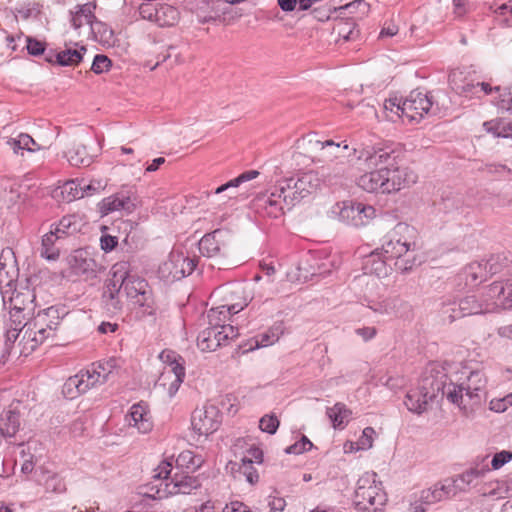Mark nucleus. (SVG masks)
Returning <instances> with one entry per match:
<instances>
[{
  "label": "nucleus",
  "instance_id": "obj_1",
  "mask_svg": "<svg viewBox=\"0 0 512 512\" xmlns=\"http://www.w3.org/2000/svg\"><path fill=\"white\" fill-rule=\"evenodd\" d=\"M394 151L386 148L365 147L358 152L357 160L365 172L357 185L368 193L392 194L414 184L416 174L397 162Z\"/></svg>",
  "mask_w": 512,
  "mask_h": 512
},
{
  "label": "nucleus",
  "instance_id": "obj_2",
  "mask_svg": "<svg viewBox=\"0 0 512 512\" xmlns=\"http://www.w3.org/2000/svg\"><path fill=\"white\" fill-rule=\"evenodd\" d=\"M487 378L482 371H472L465 383H444L442 395L456 405L466 417H471L486 400Z\"/></svg>",
  "mask_w": 512,
  "mask_h": 512
},
{
  "label": "nucleus",
  "instance_id": "obj_3",
  "mask_svg": "<svg viewBox=\"0 0 512 512\" xmlns=\"http://www.w3.org/2000/svg\"><path fill=\"white\" fill-rule=\"evenodd\" d=\"M466 316L512 309V292L508 282H494L480 294L467 295L458 300Z\"/></svg>",
  "mask_w": 512,
  "mask_h": 512
},
{
  "label": "nucleus",
  "instance_id": "obj_4",
  "mask_svg": "<svg viewBox=\"0 0 512 512\" xmlns=\"http://www.w3.org/2000/svg\"><path fill=\"white\" fill-rule=\"evenodd\" d=\"M119 369L120 363L116 358L93 363L85 371L69 377L64 384L63 392L69 398H75L79 394L86 393L91 388L112 380L118 374Z\"/></svg>",
  "mask_w": 512,
  "mask_h": 512
},
{
  "label": "nucleus",
  "instance_id": "obj_5",
  "mask_svg": "<svg viewBox=\"0 0 512 512\" xmlns=\"http://www.w3.org/2000/svg\"><path fill=\"white\" fill-rule=\"evenodd\" d=\"M114 277L120 281L126 297L134 306L143 309L146 315L154 314V300L152 290L147 281L129 271L127 262H118L113 265Z\"/></svg>",
  "mask_w": 512,
  "mask_h": 512
},
{
  "label": "nucleus",
  "instance_id": "obj_6",
  "mask_svg": "<svg viewBox=\"0 0 512 512\" xmlns=\"http://www.w3.org/2000/svg\"><path fill=\"white\" fill-rule=\"evenodd\" d=\"M172 459L162 461L156 469H154L153 479L159 481L156 484V494L158 498L166 497L173 494H190L193 489L199 486L196 478L187 474L175 473L169 478L172 471Z\"/></svg>",
  "mask_w": 512,
  "mask_h": 512
},
{
  "label": "nucleus",
  "instance_id": "obj_7",
  "mask_svg": "<svg viewBox=\"0 0 512 512\" xmlns=\"http://www.w3.org/2000/svg\"><path fill=\"white\" fill-rule=\"evenodd\" d=\"M376 478V473L367 472L358 479L354 505L359 512H380L387 501L386 493Z\"/></svg>",
  "mask_w": 512,
  "mask_h": 512
},
{
  "label": "nucleus",
  "instance_id": "obj_8",
  "mask_svg": "<svg viewBox=\"0 0 512 512\" xmlns=\"http://www.w3.org/2000/svg\"><path fill=\"white\" fill-rule=\"evenodd\" d=\"M280 191L286 192L288 208H292L304 198L315 193L322 186L317 171L310 170L279 180Z\"/></svg>",
  "mask_w": 512,
  "mask_h": 512
},
{
  "label": "nucleus",
  "instance_id": "obj_9",
  "mask_svg": "<svg viewBox=\"0 0 512 512\" xmlns=\"http://www.w3.org/2000/svg\"><path fill=\"white\" fill-rule=\"evenodd\" d=\"M413 229L405 224L398 223L383 238L381 252L387 259H398L408 251L414 249L415 243L410 238Z\"/></svg>",
  "mask_w": 512,
  "mask_h": 512
},
{
  "label": "nucleus",
  "instance_id": "obj_10",
  "mask_svg": "<svg viewBox=\"0 0 512 512\" xmlns=\"http://www.w3.org/2000/svg\"><path fill=\"white\" fill-rule=\"evenodd\" d=\"M160 357L168 362V366L160 374L156 386L167 390L168 395L172 397L178 391L185 377L184 360L172 351H163Z\"/></svg>",
  "mask_w": 512,
  "mask_h": 512
},
{
  "label": "nucleus",
  "instance_id": "obj_11",
  "mask_svg": "<svg viewBox=\"0 0 512 512\" xmlns=\"http://www.w3.org/2000/svg\"><path fill=\"white\" fill-rule=\"evenodd\" d=\"M444 383L429 378L423 379L416 388L410 389L404 400L407 409L422 414L428 409L429 403L436 397V391H442Z\"/></svg>",
  "mask_w": 512,
  "mask_h": 512
},
{
  "label": "nucleus",
  "instance_id": "obj_12",
  "mask_svg": "<svg viewBox=\"0 0 512 512\" xmlns=\"http://www.w3.org/2000/svg\"><path fill=\"white\" fill-rule=\"evenodd\" d=\"M285 191H280L279 181L270 190L257 195L253 200V207L257 213L270 218H279L290 210L287 205Z\"/></svg>",
  "mask_w": 512,
  "mask_h": 512
},
{
  "label": "nucleus",
  "instance_id": "obj_13",
  "mask_svg": "<svg viewBox=\"0 0 512 512\" xmlns=\"http://www.w3.org/2000/svg\"><path fill=\"white\" fill-rule=\"evenodd\" d=\"M333 212L338 215L340 221L354 227L367 225L376 214L373 206L352 200L337 203Z\"/></svg>",
  "mask_w": 512,
  "mask_h": 512
},
{
  "label": "nucleus",
  "instance_id": "obj_14",
  "mask_svg": "<svg viewBox=\"0 0 512 512\" xmlns=\"http://www.w3.org/2000/svg\"><path fill=\"white\" fill-rule=\"evenodd\" d=\"M198 249L200 254L207 258H226L231 251L230 234L220 229L208 233L200 239Z\"/></svg>",
  "mask_w": 512,
  "mask_h": 512
},
{
  "label": "nucleus",
  "instance_id": "obj_15",
  "mask_svg": "<svg viewBox=\"0 0 512 512\" xmlns=\"http://www.w3.org/2000/svg\"><path fill=\"white\" fill-rule=\"evenodd\" d=\"M222 421L219 409L212 404L196 408L191 417V426L198 436H205L218 430Z\"/></svg>",
  "mask_w": 512,
  "mask_h": 512
},
{
  "label": "nucleus",
  "instance_id": "obj_16",
  "mask_svg": "<svg viewBox=\"0 0 512 512\" xmlns=\"http://www.w3.org/2000/svg\"><path fill=\"white\" fill-rule=\"evenodd\" d=\"M198 260L195 257L185 256L183 253L173 252L169 259L159 267L162 277L171 280H180L192 274L197 267Z\"/></svg>",
  "mask_w": 512,
  "mask_h": 512
},
{
  "label": "nucleus",
  "instance_id": "obj_17",
  "mask_svg": "<svg viewBox=\"0 0 512 512\" xmlns=\"http://www.w3.org/2000/svg\"><path fill=\"white\" fill-rule=\"evenodd\" d=\"M238 331L233 326L207 327L197 337V346L201 351L212 352L236 338Z\"/></svg>",
  "mask_w": 512,
  "mask_h": 512
},
{
  "label": "nucleus",
  "instance_id": "obj_18",
  "mask_svg": "<svg viewBox=\"0 0 512 512\" xmlns=\"http://www.w3.org/2000/svg\"><path fill=\"white\" fill-rule=\"evenodd\" d=\"M432 106V99L427 93L413 90L402 102V115H405L409 122L418 123L424 115L429 114Z\"/></svg>",
  "mask_w": 512,
  "mask_h": 512
},
{
  "label": "nucleus",
  "instance_id": "obj_19",
  "mask_svg": "<svg viewBox=\"0 0 512 512\" xmlns=\"http://www.w3.org/2000/svg\"><path fill=\"white\" fill-rule=\"evenodd\" d=\"M303 144H310L315 148H319L322 151V160L328 162L338 161L340 159H348L350 154L346 152L349 150V145L346 141L339 143L333 140L320 141L316 139L314 134H308L302 138Z\"/></svg>",
  "mask_w": 512,
  "mask_h": 512
},
{
  "label": "nucleus",
  "instance_id": "obj_20",
  "mask_svg": "<svg viewBox=\"0 0 512 512\" xmlns=\"http://www.w3.org/2000/svg\"><path fill=\"white\" fill-rule=\"evenodd\" d=\"M322 179V185L332 186L342 183L350 175L348 159L328 162L317 171Z\"/></svg>",
  "mask_w": 512,
  "mask_h": 512
},
{
  "label": "nucleus",
  "instance_id": "obj_21",
  "mask_svg": "<svg viewBox=\"0 0 512 512\" xmlns=\"http://www.w3.org/2000/svg\"><path fill=\"white\" fill-rule=\"evenodd\" d=\"M69 267L75 275L91 278L96 276L97 263L90 257L87 251L79 249L74 251L68 258Z\"/></svg>",
  "mask_w": 512,
  "mask_h": 512
},
{
  "label": "nucleus",
  "instance_id": "obj_22",
  "mask_svg": "<svg viewBox=\"0 0 512 512\" xmlns=\"http://www.w3.org/2000/svg\"><path fill=\"white\" fill-rule=\"evenodd\" d=\"M41 317H34L31 321L24 324L23 339L26 344L34 350L38 345L44 343L47 339L52 338L51 334H47L48 324Z\"/></svg>",
  "mask_w": 512,
  "mask_h": 512
},
{
  "label": "nucleus",
  "instance_id": "obj_23",
  "mask_svg": "<svg viewBox=\"0 0 512 512\" xmlns=\"http://www.w3.org/2000/svg\"><path fill=\"white\" fill-rule=\"evenodd\" d=\"M247 304V300L242 299L239 302L227 303L210 309L207 313L209 327L230 326L225 324L229 320V316L239 313Z\"/></svg>",
  "mask_w": 512,
  "mask_h": 512
},
{
  "label": "nucleus",
  "instance_id": "obj_24",
  "mask_svg": "<svg viewBox=\"0 0 512 512\" xmlns=\"http://www.w3.org/2000/svg\"><path fill=\"white\" fill-rule=\"evenodd\" d=\"M98 208L101 215L105 216L109 213L121 210L131 212L134 208V203L129 192L121 191L104 198L98 204Z\"/></svg>",
  "mask_w": 512,
  "mask_h": 512
},
{
  "label": "nucleus",
  "instance_id": "obj_25",
  "mask_svg": "<svg viewBox=\"0 0 512 512\" xmlns=\"http://www.w3.org/2000/svg\"><path fill=\"white\" fill-rule=\"evenodd\" d=\"M18 277L17 261L14 252L7 247L0 254V287H10Z\"/></svg>",
  "mask_w": 512,
  "mask_h": 512
},
{
  "label": "nucleus",
  "instance_id": "obj_26",
  "mask_svg": "<svg viewBox=\"0 0 512 512\" xmlns=\"http://www.w3.org/2000/svg\"><path fill=\"white\" fill-rule=\"evenodd\" d=\"M129 426L135 427L139 433L146 434L153 428L152 417L143 403L134 404L127 415Z\"/></svg>",
  "mask_w": 512,
  "mask_h": 512
},
{
  "label": "nucleus",
  "instance_id": "obj_27",
  "mask_svg": "<svg viewBox=\"0 0 512 512\" xmlns=\"http://www.w3.org/2000/svg\"><path fill=\"white\" fill-rule=\"evenodd\" d=\"M86 51L83 46L79 49L67 48L59 52L50 51L45 55V59L50 63H57L61 66H74L82 61Z\"/></svg>",
  "mask_w": 512,
  "mask_h": 512
},
{
  "label": "nucleus",
  "instance_id": "obj_28",
  "mask_svg": "<svg viewBox=\"0 0 512 512\" xmlns=\"http://www.w3.org/2000/svg\"><path fill=\"white\" fill-rule=\"evenodd\" d=\"M96 4L88 2L82 5H77L75 10L71 12V25L75 30H79L84 25L91 26V23L95 20L94 11Z\"/></svg>",
  "mask_w": 512,
  "mask_h": 512
},
{
  "label": "nucleus",
  "instance_id": "obj_29",
  "mask_svg": "<svg viewBox=\"0 0 512 512\" xmlns=\"http://www.w3.org/2000/svg\"><path fill=\"white\" fill-rule=\"evenodd\" d=\"M444 500L439 484L436 483L430 488L420 491L418 495H415L414 500V512H426L428 505L437 503Z\"/></svg>",
  "mask_w": 512,
  "mask_h": 512
},
{
  "label": "nucleus",
  "instance_id": "obj_30",
  "mask_svg": "<svg viewBox=\"0 0 512 512\" xmlns=\"http://www.w3.org/2000/svg\"><path fill=\"white\" fill-rule=\"evenodd\" d=\"M284 333V326L282 322L275 323L268 331L258 335L250 341V346L247 350H254L256 348L267 347L276 343L281 335Z\"/></svg>",
  "mask_w": 512,
  "mask_h": 512
},
{
  "label": "nucleus",
  "instance_id": "obj_31",
  "mask_svg": "<svg viewBox=\"0 0 512 512\" xmlns=\"http://www.w3.org/2000/svg\"><path fill=\"white\" fill-rule=\"evenodd\" d=\"M382 255V252L380 253L376 250L366 257L363 265L365 274L375 275L378 278L388 275L389 267L386 264V261L382 258Z\"/></svg>",
  "mask_w": 512,
  "mask_h": 512
},
{
  "label": "nucleus",
  "instance_id": "obj_32",
  "mask_svg": "<svg viewBox=\"0 0 512 512\" xmlns=\"http://www.w3.org/2000/svg\"><path fill=\"white\" fill-rule=\"evenodd\" d=\"M20 427L19 413L9 408L0 414V434L4 437H13Z\"/></svg>",
  "mask_w": 512,
  "mask_h": 512
},
{
  "label": "nucleus",
  "instance_id": "obj_33",
  "mask_svg": "<svg viewBox=\"0 0 512 512\" xmlns=\"http://www.w3.org/2000/svg\"><path fill=\"white\" fill-rule=\"evenodd\" d=\"M490 472V468L487 464H476L474 467L466 470L460 475H457L455 478L456 482L459 484L460 489L464 492L469 489V487L473 484L476 479L483 478L486 473Z\"/></svg>",
  "mask_w": 512,
  "mask_h": 512
},
{
  "label": "nucleus",
  "instance_id": "obj_34",
  "mask_svg": "<svg viewBox=\"0 0 512 512\" xmlns=\"http://www.w3.org/2000/svg\"><path fill=\"white\" fill-rule=\"evenodd\" d=\"M259 175V172L256 170H249L242 174H240L238 177L228 181L227 183L219 186L215 189L214 194L218 195L225 191H228L227 198L233 199L236 197L235 189L242 183L250 181L252 179H255Z\"/></svg>",
  "mask_w": 512,
  "mask_h": 512
},
{
  "label": "nucleus",
  "instance_id": "obj_35",
  "mask_svg": "<svg viewBox=\"0 0 512 512\" xmlns=\"http://www.w3.org/2000/svg\"><path fill=\"white\" fill-rule=\"evenodd\" d=\"M7 145L15 154L22 153L23 151L35 152L42 149V147L26 133H20L17 137L8 139Z\"/></svg>",
  "mask_w": 512,
  "mask_h": 512
},
{
  "label": "nucleus",
  "instance_id": "obj_36",
  "mask_svg": "<svg viewBox=\"0 0 512 512\" xmlns=\"http://www.w3.org/2000/svg\"><path fill=\"white\" fill-rule=\"evenodd\" d=\"M92 190L94 191L95 189L91 185L81 186L76 181L71 180L61 187V195L64 201L72 202L86 195H90V191Z\"/></svg>",
  "mask_w": 512,
  "mask_h": 512
},
{
  "label": "nucleus",
  "instance_id": "obj_37",
  "mask_svg": "<svg viewBox=\"0 0 512 512\" xmlns=\"http://www.w3.org/2000/svg\"><path fill=\"white\" fill-rule=\"evenodd\" d=\"M449 84L459 95L469 96L470 94H474L475 84L467 80L464 73L459 70H454L450 73Z\"/></svg>",
  "mask_w": 512,
  "mask_h": 512
},
{
  "label": "nucleus",
  "instance_id": "obj_38",
  "mask_svg": "<svg viewBox=\"0 0 512 512\" xmlns=\"http://www.w3.org/2000/svg\"><path fill=\"white\" fill-rule=\"evenodd\" d=\"M65 157L72 166H88L92 162L86 147L80 143H74L66 152Z\"/></svg>",
  "mask_w": 512,
  "mask_h": 512
},
{
  "label": "nucleus",
  "instance_id": "obj_39",
  "mask_svg": "<svg viewBox=\"0 0 512 512\" xmlns=\"http://www.w3.org/2000/svg\"><path fill=\"white\" fill-rule=\"evenodd\" d=\"M485 131L494 137H512V122L503 119H493L483 123Z\"/></svg>",
  "mask_w": 512,
  "mask_h": 512
},
{
  "label": "nucleus",
  "instance_id": "obj_40",
  "mask_svg": "<svg viewBox=\"0 0 512 512\" xmlns=\"http://www.w3.org/2000/svg\"><path fill=\"white\" fill-rule=\"evenodd\" d=\"M36 317L45 318L44 320L48 324V330L46 332L47 334H51V337L53 338L63 318L60 309L51 306L47 309L39 311L36 314Z\"/></svg>",
  "mask_w": 512,
  "mask_h": 512
},
{
  "label": "nucleus",
  "instance_id": "obj_41",
  "mask_svg": "<svg viewBox=\"0 0 512 512\" xmlns=\"http://www.w3.org/2000/svg\"><path fill=\"white\" fill-rule=\"evenodd\" d=\"M464 275L467 284L477 285L485 281L489 274L483 262H472L465 267Z\"/></svg>",
  "mask_w": 512,
  "mask_h": 512
},
{
  "label": "nucleus",
  "instance_id": "obj_42",
  "mask_svg": "<svg viewBox=\"0 0 512 512\" xmlns=\"http://www.w3.org/2000/svg\"><path fill=\"white\" fill-rule=\"evenodd\" d=\"M327 416L331 420L334 428L343 427L348 422L351 411L343 403H336L333 407L327 408Z\"/></svg>",
  "mask_w": 512,
  "mask_h": 512
},
{
  "label": "nucleus",
  "instance_id": "obj_43",
  "mask_svg": "<svg viewBox=\"0 0 512 512\" xmlns=\"http://www.w3.org/2000/svg\"><path fill=\"white\" fill-rule=\"evenodd\" d=\"M89 31L93 35L94 39L99 41L100 43L110 44L113 41V30L107 24L97 20L96 18L91 23Z\"/></svg>",
  "mask_w": 512,
  "mask_h": 512
},
{
  "label": "nucleus",
  "instance_id": "obj_44",
  "mask_svg": "<svg viewBox=\"0 0 512 512\" xmlns=\"http://www.w3.org/2000/svg\"><path fill=\"white\" fill-rule=\"evenodd\" d=\"M61 239V235L54 230L45 234L42 238L41 255L48 260H55L59 256V249L54 247L56 240Z\"/></svg>",
  "mask_w": 512,
  "mask_h": 512
},
{
  "label": "nucleus",
  "instance_id": "obj_45",
  "mask_svg": "<svg viewBox=\"0 0 512 512\" xmlns=\"http://www.w3.org/2000/svg\"><path fill=\"white\" fill-rule=\"evenodd\" d=\"M80 230V219L76 215H66L62 217L54 231L64 236L72 235Z\"/></svg>",
  "mask_w": 512,
  "mask_h": 512
},
{
  "label": "nucleus",
  "instance_id": "obj_46",
  "mask_svg": "<svg viewBox=\"0 0 512 512\" xmlns=\"http://www.w3.org/2000/svg\"><path fill=\"white\" fill-rule=\"evenodd\" d=\"M442 319L449 323L454 322L457 319L465 317L459 301L443 303L440 310Z\"/></svg>",
  "mask_w": 512,
  "mask_h": 512
},
{
  "label": "nucleus",
  "instance_id": "obj_47",
  "mask_svg": "<svg viewBox=\"0 0 512 512\" xmlns=\"http://www.w3.org/2000/svg\"><path fill=\"white\" fill-rule=\"evenodd\" d=\"M509 263V259L505 254H493L488 259L483 261L484 267L488 274L494 275L502 271Z\"/></svg>",
  "mask_w": 512,
  "mask_h": 512
},
{
  "label": "nucleus",
  "instance_id": "obj_48",
  "mask_svg": "<svg viewBox=\"0 0 512 512\" xmlns=\"http://www.w3.org/2000/svg\"><path fill=\"white\" fill-rule=\"evenodd\" d=\"M222 503L219 501L212 502L207 501L201 506V510H219L222 509V512H226L227 509H230L229 512H250L247 507L240 501H232L229 505L225 504L224 507L221 506Z\"/></svg>",
  "mask_w": 512,
  "mask_h": 512
},
{
  "label": "nucleus",
  "instance_id": "obj_49",
  "mask_svg": "<svg viewBox=\"0 0 512 512\" xmlns=\"http://www.w3.org/2000/svg\"><path fill=\"white\" fill-rule=\"evenodd\" d=\"M440 490L442 492L443 498L448 499L456 496L459 492H463L460 489L459 484L456 482L455 478H447L438 483Z\"/></svg>",
  "mask_w": 512,
  "mask_h": 512
},
{
  "label": "nucleus",
  "instance_id": "obj_50",
  "mask_svg": "<svg viewBox=\"0 0 512 512\" xmlns=\"http://www.w3.org/2000/svg\"><path fill=\"white\" fill-rule=\"evenodd\" d=\"M111 273L112 277L108 280L103 291V301L119 297L120 291L122 289L120 281H116V277H114L113 268L111 269Z\"/></svg>",
  "mask_w": 512,
  "mask_h": 512
},
{
  "label": "nucleus",
  "instance_id": "obj_51",
  "mask_svg": "<svg viewBox=\"0 0 512 512\" xmlns=\"http://www.w3.org/2000/svg\"><path fill=\"white\" fill-rule=\"evenodd\" d=\"M176 465L177 469L186 468L187 470H194L199 466V462L196 461V457L191 451H183L178 455Z\"/></svg>",
  "mask_w": 512,
  "mask_h": 512
},
{
  "label": "nucleus",
  "instance_id": "obj_52",
  "mask_svg": "<svg viewBox=\"0 0 512 512\" xmlns=\"http://www.w3.org/2000/svg\"><path fill=\"white\" fill-rule=\"evenodd\" d=\"M279 424V420L275 415H264L259 421V428L268 434H275Z\"/></svg>",
  "mask_w": 512,
  "mask_h": 512
},
{
  "label": "nucleus",
  "instance_id": "obj_53",
  "mask_svg": "<svg viewBox=\"0 0 512 512\" xmlns=\"http://www.w3.org/2000/svg\"><path fill=\"white\" fill-rule=\"evenodd\" d=\"M45 489L48 492L63 493L66 490V485L60 476L53 474L45 480Z\"/></svg>",
  "mask_w": 512,
  "mask_h": 512
},
{
  "label": "nucleus",
  "instance_id": "obj_54",
  "mask_svg": "<svg viewBox=\"0 0 512 512\" xmlns=\"http://www.w3.org/2000/svg\"><path fill=\"white\" fill-rule=\"evenodd\" d=\"M247 454H244L241 457V462L243 463H262L263 462V451L256 447L254 444H251L247 449Z\"/></svg>",
  "mask_w": 512,
  "mask_h": 512
},
{
  "label": "nucleus",
  "instance_id": "obj_55",
  "mask_svg": "<svg viewBox=\"0 0 512 512\" xmlns=\"http://www.w3.org/2000/svg\"><path fill=\"white\" fill-rule=\"evenodd\" d=\"M312 446V442L306 436H302L298 442L288 446L285 449V452L287 454H301L303 452L309 451Z\"/></svg>",
  "mask_w": 512,
  "mask_h": 512
},
{
  "label": "nucleus",
  "instance_id": "obj_56",
  "mask_svg": "<svg viewBox=\"0 0 512 512\" xmlns=\"http://www.w3.org/2000/svg\"><path fill=\"white\" fill-rule=\"evenodd\" d=\"M111 66V60L102 54H98L94 57L91 65V70L96 74H101L108 71Z\"/></svg>",
  "mask_w": 512,
  "mask_h": 512
},
{
  "label": "nucleus",
  "instance_id": "obj_57",
  "mask_svg": "<svg viewBox=\"0 0 512 512\" xmlns=\"http://www.w3.org/2000/svg\"><path fill=\"white\" fill-rule=\"evenodd\" d=\"M512 460V452L507 450H502L494 454L491 460V467L494 470L500 469L506 463Z\"/></svg>",
  "mask_w": 512,
  "mask_h": 512
},
{
  "label": "nucleus",
  "instance_id": "obj_58",
  "mask_svg": "<svg viewBox=\"0 0 512 512\" xmlns=\"http://www.w3.org/2000/svg\"><path fill=\"white\" fill-rule=\"evenodd\" d=\"M489 405L492 411L498 413L506 411L508 407L512 406V393L503 398L491 400Z\"/></svg>",
  "mask_w": 512,
  "mask_h": 512
},
{
  "label": "nucleus",
  "instance_id": "obj_59",
  "mask_svg": "<svg viewBox=\"0 0 512 512\" xmlns=\"http://www.w3.org/2000/svg\"><path fill=\"white\" fill-rule=\"evenodd\" d=\"M374 434H375V430L372 427H366L362 431V435L357 442L358 449H362V450L370 449L373 445V435Z\"/></svg>",
  "mask_w": 512,
  "mask_h": 512
},
{
  "label": "nucleus",
  "instance_id": "obj_60",
  "mask_svg": "<svg viewBox=\"0 0 512 512\" xmlns=\"http://www.w3.org/2000/svg\"><path fill=\"white\" fill-rule=\"evenodd\" d=\"M240 472L245 476L246 480L250 484H254V483L258 482L259 475L251 463H243L242 462V464L240 466Z\"/></svg>",
  "mask_w": 512,
  "mask_h": 512
},
{
  "label": "nucleus",
  "instance_id": "obj_61",
  "mask_svg": "<svg viewBox=\"0 0 512 512\" xmlns=\"http://www.w3.org/2000/svg\"><path fill=\"white\" fill-rule=\"evenodd\" d=\"M452 2L453 13L456 17H462L472 9L471 0H452Z\"/></svg>",
  "mask_w": 512,
  "mask_h": 512
},
{
  "label": "nucleus",
  "instance_id": "obj_62",
  "mask_svg": "<svg viewBox=\"0 0 512 512\" xmlns=\"http://www.w3.org/2000/svg\"><path fill=\"white\" fill-rule=\"evenodd\" d=\"M267 505L270 512H282L286 507V501L282 497L271 495L267 499Z\"/></svg>",
  "mask_w": 512,
  "mask_h": 512
},
{
  "label": "nucleus",
  "instance_id": "obj_63",
  "mask_svg": "<svg viewBox=\"0 0 512 512\" xmlns=\"http://www.w3.org/2000/svg\"><path fill=\"white\" fill-rule=\"evenodd\" d=\"M402 102L403 101H400L397 98H391L385 101L384 108L398 117H405V115H402Z\"/></svg>",
  "mask_w": 512,
  "mask_h": 512
},
{
  "label": "nucleus",
  "instance_id": "obj_64",
  "mask_svg": "<svg viewBox=\"0 0 512 512\" xmlns=\"http://www.w3.org/2000/svg\"><path fill=\"white\" fill-rule=\"evenodd\" d=\"M27 50L28 53L34 56H38L44 53V44L40 41L27 38Z\"/></svg>",
  "mask_w": 512,
  "mask_h": 512
}]
</instances>
